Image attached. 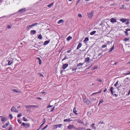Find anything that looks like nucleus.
<instances>
[{
	"label": "nucleus",
	"instance_id": "14",
	"mask_svg": "<svg viewBox=\"0 0 130 130\" xmlns=\"http://www.w3.org/2000/svg\"><path fill=\"white\" fill-rule=\"evenodd\" d=\"M73 121V120L71 119V118H69L68 119H64L63 121L64 122H69Z\"/></svg>",
	"mask_w": 130,
	"mask_h": 130
},
{
	"label": "nucleus",
	"instance_id": "47",
	"mask_svg": "<svg viewBox=\"0 0 130 130\" xmlns=\"http://www.w3.org/2000/svg\"><path fill=\"white\" fill-rule=\"evenodd\" d=\"M9 117H10V119H12V118H13V117H12V115L10 114L9 115Z\"/></svg>",
	"mask_w": 130,
	"mask_h": 130
},
{
	"label": "nucleus",
	"instance_id": "35",
	"mask_svg": "<svg viewBox=\"0 0 130 130\" xmlns=\"http://www.w3.org/2000/svg\"><path fill=\"white\" fill-rule=\"evenodd\" d=\"M6 119V118L5 117H3L1 119V120L2 122H3Z\"/></svg>",
	"mask_w": 130,
	"mask_h": 130
},
{
	"label": "nucleus",
	"instance_id": "59",
	"mask_svg": "<svg viewBox=\"0 0 130 130\" xmlns=\"http://www.w3.org/2000/svg\"><path fill=\"white\" fill-rule=\"evenodd\" d=\"M125 30H126L128 32V31H130V29H129V28L126 29H125Z\"/></svg>",
	"mask_w": 130,
	"mask_h": 130
},
{
	"label": "nucleus",
	"instance_id": "27",
	"mask_svg": "<svg viewBox=\"0 0 130 130\" xmlns=\"http://www.w3.org/2000/svg\"><path fill=\"white\" fill-rule=\"evenodd\" d=\"M70 69L72 70V71L73 72H74L76 70L77 68H74L72 69L71 68H70Z\"/></svg>",
	"mask_w": 130,
	"mask_h": 130
},
{
	"label": "nucleus",
	"instance_id": "32",
	"mask_svg": "<svg viewBox=\"0 0 130 130\" xmlns=\"http://www.w3.org/2000/svg\"><path fill=\"white\" fill-rule=\"evenodd\" d=\"M72 39V37L71 36H69L67 38V39L68 41H69Z\"/></svg>",
	"mask_w": 130,
	"mask_h": 130
},
{
	"label": "nucleus",
	"instance_id": "61",
	"mask_svg": "<svg viewBox=\"0 0 130 130\" xmlns=\"http://www.w3.org/2000/svg\"><path fill=\"white\" fill-rule=\"evenodd\" d=\"M7 27L8 28H11V27L10 25H8L7 26Z\"/></svg>",
	"mask_w": 130,
	"mask_h": 130
},
{
	"label": "nucleus",
	"instance_id": "26",
	"mask_svg": "<svg viewBox=\"0 0 130 130\" xmlns=\"http://www.w3.org/2000/svg\"><path fill=\"white\" fill-rule=\"evenodd\" d=\"M64 22V20L63 19L60 20L57 22L58 24H60L61 23H63Z\"/></svg>",
	"mask_w": 130,
	"mask_h": 130
},
{
	"label": "nucleus",
	"instance_id": "43",
	"mask_svg": "<svg viewBox=\"0 0 130 130\" xmlns=\"http://www.w3.org/2000/svg\"><path fill=\"white\" fill-rule=\"evenodd\" d=\"M46 122V120L45 119V118H44L43 119V120L42 121V122H43V124H44V123H45Z\"/></svg>",
	"mask_w": 130,
	"mask_h": 130
},
{
	"label": "nucleus",
	"instance_id": "13",
	"mask_svg": "<svg viewBox=\"0 0 130 130\" xmlns=\"http://www.w3.org/2000/svg\"><path fill=\"white\" fill-rule=\"evenodd\" d=\"M127 20L126 19L122 18L120 19V20L121 21L122 23H124L127 21Z\"/></svg>",
	"mask_w": 130,
	"mask_h": 130
},
{
	"label": "nucleus",
	"instance_id": "30",
	"mask_svg": "<svg viewBox=\"0 0 130 130\" xmlns=\"http://www.w3.org/2000/svg\"><path fill=\"white\" fill-rule=\"evenodd\" d=\"M95 124L94 123H92L91 125V126L94 129H95Z\"/></svg>",
	"mask_w": 130,
	"mask_h": 130
},
{
	"label": "nucleus",
	"instance_id": "20",
	"mask_svg": "<svg viewBox=\"0 0 130 130\" xmlns=\"http://www.w3.org/2000/svg\"><path fill=\"white\" fill-rule=\"evenodd\" d=\"M113 88L112 87H111L110 89V91L111 92V94L113 95V93L114 92L113 91Z\"/></svg>",
	"mask_w": 130,
	"mask_h": 130
},
{
	"label": "nucleus",
	"instance_id": "18",
	"mask_svg": "<svg viewBox=\"0 0 130 130\" xmlns=\"http://www.w3.org/2000/svg\"><path fill=\"white\" fill-rule=\"evenodd\" d=\"M82 44L81 43H79V44L77 46V47L76 49H78L80 48L82 46Z\"/></svg>",
	"mask_w": 130,
	"mask_h": 130
},
{
	"label": "nucleus",
	"instance_id": "60",
	"mask_svg": "<svg viewBox=\"0 0 130 130\" xmlns=\"http://www.w3.org/2000/svg\"><path fill=\"white\" fill-rule=\"evenodd\" d=\"M18 123H21V121L19 119H18Z\"/></svg>",
	"mask_w": 130,
	"mask_h": 130
},
{
	"label": "nucleus",
	"instance_id": "56",
	"mask_svg": "<svg viewBox=\"0 0 130 130\" xmlns=\"http://www.w3.org/2000/svg\"><path fill=\"white\" fill-rule=\"evenodd\" d=\"M23 119L24 121H27V119H25V118L24 117H23Z\"/></svg>",
	"mask_w": 130,
	"mask_h": 130
},
{
	"label": "nucleus",
	"instance_id": "39",
	"mask_svg": "<svg viewBox=\"0 0 130 130\" xmlns=\"http://www.w3.org/2000/svg\"><path fill=\"white\" fill-rule=\"evenodd\" d=\"M84 63H79L77 64V66L78 67L84 64Z\"/></svg>",
	"mask_w": 130,
	"mask_h": 130
},
{
	"label": "nucleus",
	"instance_id": "49",
	"mask_svg": "<svg viewBox=\"0 0 130 130\" xmlns=\"http://www.w3.org/2000/svg\"><path fill=\"white\" fill-rule=\"evenodd\" d=\"M67 56H65L64 57V58H63V59H62V61H63L64 60H65V59H67Z\"/></svg>",
	"mask_w": 130,
	"mask_h": 130
},
{
	"label": "nucleus",
	"instance_id": "25",
	"mask_svg": "<svg viewBox=\"0 0 130 130\" xmlns=\"http://www.w3.org/2000/svg\"><path fill=\"white\" fill-rule=\"evenodd\" d=\"M73 111V112L76 115H78V113L76 112L77 111L76 110V109L75 107H74V108Z\"/></svg>",
	"mask_w": 130,
	"mask_h": 130
},
{
	"label": "nucleus",
	"instance_id": "15",
	"mask_svg": "<svg viewBox=\"0 0 130 130\" xmlns=\"http://www.w3.org/2000/svg\"><path fill=\"white\" fill-rule=\"evenodd\" d=\"M9 124V122H8L7 123H6L5 125H4L2 126V127L3 128H5L7 127Z\"/></svg>",
	"mask_w": 130,
	"mask_h": 130
},
{
	"label": "nucleus",
	"instance_id": "28",
	"mask_svg": "<svg viewBox=\"0 0 130 130\" xmlns=\"http://www.w3.org/2000/svg\"><path fill=\"white\" fill-rule=\"evenodd\" d=\"M89 40V39L88 37H86L84 40V42H86Z\"/></svg>",
	"mask_w": 130,
	"mask_h": 130
},
{
	"label": "nucleus",
	"instance_id": "22",
	"mask_svg": "<svg viewBox=\"0 0 130 130\" xmlns=\"http://www.w3.org/2000/svg\"><path fill=\"white\" fill-rule=\"evenodd\" d=\"M114 45L113 44V45L112 46V47L110 49V50H109V51H108V52H111L113 50H114Z\"/></svg>",
	"mask_w": 130,
	"mask_h": 130
},
{
	"label": "nucleus",
	"instance_id": "58",
	"mask_svg": "<svg viewBox=\"0 0 130 130\" xmlns=\"http://www.w3.org/2000/svg\"><path fill=\"white\" fill-rule=\"evenodd\" d=\"M65 71L64 70H61V71H60V73L61 74H62L63 72H64V71Z\"/></svg>",
	"mask_w": 130,
	"mask_h": 130
},
{
	"label": "nucleus",
	"instance_id": "36",
	"mask_svg": "<svg viewBox=\"0 0 130 130\" xmlns=\"http://www.w3.org/2000/svg\"><path fill=\"white\" fill-rule=\"evenodd\" d=\"M97 81L101 83L102 81V80L99 78H98L97 79Z\"/></svg>",
	"mask_w": 130,
	"mask_h": 130
},
{
	"label": "nucleus",
	"instance_id": "42",
	"mask_svg": "<svg viewBox=\"0 0 130 130\" xmlns=\"http://www.w3.org/2000/svg\"><path fill=\"white\" fill-rule=\"evenodd\" d=\"M38 24V23H35L34 24H32V26H33H33H37Z\"/></svg>",
	"mask_w": 130,
	"mask_h": 130
},
{
	"label": "nucleus",
	"instance_id": "40",
	"mask_svg": "<svg viewBox=\"0 0 130 130\" xmlns=\"http://www.w3.org/2000/svg\"><path fill=\"white\" fill-rule=\"evenodd\" d=\"M12 128L11 125H10L9 127L8 130H12Z\"/></svg>",
	"mask_w": 130,
	"mask_h": 130
},
{
	"label": "nucleus",
	"instance_id": "48",
	"mask_svg": "<svg viewBox=\"0 0 130 130\" xmlns=\"http://www.w3.org/2000/svg\"><path fill=\"white\" fill-rule=\"evenodd\" d=\"M55 108V106H54L53 108H52L51 109V110L50 111V112H52L53 111L54 109V108Z\"/></svg>",
	"mask_w": 130,
	"mask_h": 130
},
{
	"label": "nucleus",
	"instance_id": "51",
	"mask_svg": "<svg viewBox=\"0 0 130 130\" xmlns=\"http://www.w3.org/2000/svg\"><path fill=\"white\" fill-rule=\"evenodd\" d=\"M78 16L79 17H82V16L81 13H80L78 14Z\"/></svg>",
	"mask_w": 130,
	"mask_h": 130
},
{
	"label": "nucleus",
	"instance_id": "12",
	"mask_svg": "<svg viewBox=\"0 0 130 130\" xmlns=\"http://www.w3.org/2000/svg\"><path fill=\"white\" fill-rule=\"evenodd\" d=\"M90 58L89 57H87L85 59L84 62H89Z\"/></svg>",
	"mask_w": 130,
	"mask_h": 130
},
{
	"label": "nucleus",
	"instance_id": "50",
	"mask_svg": "<svg viewBox=\"0 0 130 130\" xmlns=\"http://www.w3.org/2000/svg\"><path fill=\"white\" fill-rule=\"evenodd\" d=\"M22 116V114L21 113H20V114H18L17 116V117L19 118V117H21Z\"/></svg>",
	"mask_w": 130,
	"mask_h": 130
},
{
	"label": "nucleus",
	"instance_id": "8",
	"mask_svg": "<svg viewBox=\"0 0 130 130\" xmlns=\"http://www.w3.org/2000/svg\"><path fill=\"white\" fill-rule=\"evenodd\" d=\"M110 22L112 23L116 22H117L116 19L115 18H112L110 19Z\"/></svg>",
	"mask_w": 130,
	"mask_h": 130
},
{
	"label": "nucleus",
	"instance_id": "41",
	"mask_svg": "<svg viewBox=\"0 0 130 130\" xmlns=\"http://www.w3.org/2000/svg\"><path fill=\"white\" fill-rule=\"evenodd\" d=\"M38 107V106L36 105H31V107L35 108V107Z\"/></svg>",
	"mask_w": 130,
	"mask_h": 130
},
{
	"label": "nucleus",
	"instance_id": "5",
	"mask_svg": "<svg viewBox=\"0 0 130 130\" xmlns=\"http://www.w3.org/2000/svg\"><path fill=\"white\" fill-rule=\"evenodd\" d=\"M11 110L12 112H18V111L16 109V108L14 106L12 107L11 109Z\"/></svg>",
	"mask_w": 130,
	"mask_h": 130
},
{
	"label": "nucleus",
	"instance_id": "64",
	"mask_svg": "<svg viewBox=\"0 0 130 130\" xmlns=\"http://www.w3.org/2000/svg\"><path fill=\"white\" fill-rule=\"evenodd\" d=\"M129 22L128 21L126 22V23H125V24L126 25H127V24H129Z\"/></svg>",
	"mask_w": 130,
	"mask_h": 130
},
{
	"label": "nucleus",
	"instance_id": "46",
	"mask_svg": "<svg viewBox=\"0 0 130 130\" xmlns=\"http://www.w3.org/2000/svg\"><path fill=\"white\" fill-rule=\"evenodd\" d=\"M107 45H103L102 46V48H104L106 47H107Z\"/></svg>",
	"mask_w": 130,
	"mask_h": 130
},
{
	"label": "nucleus",
	"instance_id": "7",
	"mask_svg": "<svg viewBox=\"0 0 130 130\" xmlns=\"http://www.w3.org/2000/svg\"><path fill=\"white\" fill-rule=\"evenodd\" d=\"M62 125V124L55 125H54V127H55L54 129H56L58 127L60 128L61 127Z\"/></svg>",
	"mask_w": 130,
	"mask_h": 130
},
{
	"label": "nucleus",
	"instance_id": "62",
	"mask_svg": "<svg viewBox=\"0 0 130 130\" xmlns=\"http://www.w3.org/2000/svg\"><path fill=\"white\" fill-rule=\"evenodd\" d=\"M53 106L52 105V106H51L50 105H48L47 107V108H49V107H52V106Z\"/></svg>",
	"mask_w": 130,
	"mask_h": 130
},
{
	"label": "nucleus",
	"instance_id": "10",
	"mask_svg": "<svg viewBox=\"0 0 130 130\" xmlns=\"http://www.w3.org/2000/svg\"><path fill=\"white\" fill-rule=\"evenodd\" d=\"M26 11V9L25 8L22 9L18 11L19 12H20L21 13H23L24 12Z\"/></svg>",
	"mask_w": 130,
	"mask_h": 130
},
{
	"label": "nucleus",
	"instance_id": "54",
	"mask_svg": "<svg viewBox=\"0 0 130 130\" xmlns=\"http://www.w3.org/2000/svg\"><path fill=\"white\" fill-rule=\"evenodd\" d=\"M48 126V125H47L46 126H45V127H43V128H42V130H43L44 129H45Z\"/></svg>",
	"mask_w": 130,
	"mask_h": 130
},
{
	"label": "nucleus",
	"instance_id": "24",
	"mask_svg": "<svg viewBox=\"0 0 130 130\" xmlns=\"http://www.w3.org/2000/svg\"><path fill=\"white\" fill-rule=\"evenodd\" d=\"M12 90L13 91L15 92H16V93H20V92H21L20 91H18L17 89H12Z\"/></svg>",
	"mask_w": 130,
	"mask_h": 130
},
{
	"label": "nucleus",
	"instance_id": "44",
	"mask_svg": "<svg viewBox=\"0 0 130 130\" xmlns=\"http://www.w3.org/2000/svg\"><path fill=\"white\" fill-rule=\"evenodd\" d=\"M124 32L126 35L128 36V33L127 31L126 30H125V31H124Z\"/></svg>",
	"mask_w": 130,
	"mask_h": 130
},
{
	"label": "nucleus",
	"instance_id": "2",
	"mask_svg": "<svg viewBox=\"0 0 130 130\" xmlns=\"http://www.w3.org/2000/svg\"><path fill=\"white\" fill-rule=\"evenodd\" d=\"M83 100L84 103H86L88 105H90L91 103L90 101L87 99H84Z\"/></svg>",
	"mask_w": 130,
	"mask_h": 130
},
{
	"label": "nucleus",
	"instance_id": "52",
	"mask_svg": "<svg viewBox=\"0 0 130 130\" xmlns=\"http://www.w3.org/2000/svg\"><path fill=\"white\" fill-rule=\"evenodd\" d=\"M70 50L67 51L68 53H70L72 51V49L71 48H70Z\"/></svg>",
	"mask_w": 130,
	"mask_h": 130
},
{
	"label": "nucleus",
	"instance_id": "11",
	"mask_svg": "<svg viewBox=\"0 0 130 130\" xmlns=\"http://www.w3.org/2000/svg\"><path fill=\"white\" fill-rule=\"evenodd\" d=\"M76 120L77 121V122L79 123H81L82 124H84V122L79 119Z\"/></svg>",
	"mask_w": 130,
	"mask_h": 130
},
{
	"label": "nucleus",
	"instance_id": "38",
	"mask_svg": "<svg viewBox=\"0 0 130 130\" xmlns=\"http://www.w3.org/2000/svg\"><path fill=\"white\" fill-rule=\"evenodd\" d=\"M25 107L26 108H30L31 107V105H26L25 106Z\"/></svg>",
	"mask_w": 130,
	"mask_h": 130
},
{
	"label": "nucleus",
	"instance_id": "63",
	"mask_svg": "<svg viewBox=\"0 0 130 130\" xmlns=\"http://www.w3.org/2000/svg\"><path fill=\"white\" fill-rule=\"evenodd\" d=\"M98 94V92H95V93H94L92 94V95H93L94 94Z\"/></svg>",
	"mask_w": 130,
	"mask_h": 130
},
{
	"label": "nucleus",
	"instance_id": "4",
	"mask_svg": "<svg viewBox=\"0 0 130 130\" xmlns=\"http://www.w3.org/2000/svg\"><path fill=\"white\" fill-rule=\"evenodd\" d=\"M75 127L73 124H70L68 127V129H71L73 128L75 129Z\"/></svg>",
	"mask_w": 130,
	"mask_h": 130
},
{
	"label": "nucleus",
	"instance_id": "19",
	"mask_svg": "<svg viewBox=\"0 0 130 130\" xmlns=\"http://www.w3.org/2000/svg\"><path fill=\"white\" fill-rule=\"evenodd\" d=\"M50 42V40H47L45 41L44 43V45H47Z\"/></svg>",
	"mask_w": 130,
	"mask_h": 130
},
{
	"label": "nucleus",
	"instance_id": "16",
	"mask_svg": "<svg viewBox=\"0 0 130 130\" xmlns=\"http://www.w3.org/2000/svg\"><path fill=\"white\" fill-rule=\"evenodd\" d=\"M33 26L32 24L30 25H27V26L26 28L27 30H29V28H31Z\"/></svg>",
	"mask_w": 130,
	"mask_h": 130
},
{
	"label": "nucleus",
	"instance_id": "3",
	"mask_svg": "<svg viewBox=\"0 0 130 130\" xmlns=\"http://www.w3.org/2000/svg\"><path fill=\"white\" fill-rule=\"evenodd\" d=\"M22 125L26 128H28L29 127L30 124L29 123L26 124L24 123H23Z\"/></svg>",
	"mask_w": 130,
	"mask_h": 130
},
{
	"label": "nucleus",
	"instance_id": "17",
	"mask_svg": "<svg viewBox=\"0 0 130 130\" xmlns=\"http://www.w3.org/2000/svg\"><path fill=\"white\" fill-rule=\"evenodd\" d=\"M84 129V128L82 127H78L77 128L75 127V129L76 130H82Z\"/></svg>",
	"mask_w": 130,
	"mask_h": 130
},
{
	"label": "nucleus",
	"instance_id": "9",
	"mask_svg": "<svg viewBox=\"0 0 130 130\" xmlns=\"http://www.w3.org/2000/svg\"><path fill=\"white\" fill-rule=\"evenodd\" d=\"M8 65L9 66L11 65L13 62V61L12 60L11 58L9 60H8Z\"/></svg>",
	"mask_w": 130,
	"mask_h": 130
},
{
	"label": "nucleus",
	"instance_id": "45",
	"mask_svg": "<svg viewBox=\"0 0 130 130\" xmlns=\"http://www.w3.org/2000/svg\"><path fill=\"white\" fill-rule=\"evenodd\" d=\"M118 82H119V81H117V82L116 83L114 84V86L115 87H116V86H117V85L118 84Z\"/></svg>",
	"mask_w": 130,
	"mask_h": 130
},
{
	"label": "nucleus",
	"instance_id": "53",
	"mask_svg": "<svg viewBox=\"0 0 130 130\" xmlns=\"http://www.w3.org/2000/svg\"><path fill=\"white\" fill-rule=\"evenodd\" d=\"M44 124H41L39 126V129H40L43 126V125H44Z\"/></svg>",
	"mask_w": 130,
	"mask_h": 130
},
{
	"label": "nucleus",
	"instance_id": "23",
	"mask_svg": "<svg viewBox=\"0 0 130 130\" xmlns=\"http://www.w3.org/2000/svg\"><path fill=\"white\" fill-rule=\"evenodd\" d=\"M54 2H53L52 3L48 5H47V6L49 8H51L52 6L54 5Z\"/></svg>",
	"mask_w": 130,
	"mask_h": 130
},
{
	"label": "nucleus",
	"instance_id": "57",
	"mask_svg": "<svg viewBox=\"0 0 130 130\" xmlns=\"http://www.w3.org/2000/svg\"><path fill=\"white\" fill-rule=\"evenodd\" d=\"M42 61L41 59L39 60V64H41V63Z\"/></svg>",
	"mask_w": 130,
	"mask_h": 130
},
{
	"label": "nucleus",
	"instance_id": "21",
	"mask_svg": "<svg viewBox=\"0 0 130 130\" xmlns=\"http://www.w3.org/2000/svg\"><path fill=\"white\" fill-rule=\"evenodd\" d=\"M36 33V31L35 30H31L30 31V34L32 35H34Z\"/></svg>",
	"mask_w": 130,
	"mask_h": 130
},
{
	"label": "nucleus",
	"instance_id": "31",
	"mask_svg": "<svg viewBox=\"0 0 130 130\" xmlns=\"http://www.w3.org/2000/svg\"><path fill=\"white\" fill-rule=\"evenodd\" d=\"M124 74L125 75L130 74V71H128L127 73H124Z\"/></svg>",
	"mask_w": 130,
	"mask_h": 130
},
{
	"label": "nucleus",
	"instance_id": "6",
	"mask_svg": "<svg viewBox=\"0 0 130 130\" xmlns=\"http://www.w3.org/2000/svg\"><path fill=\"white\" fill-rule=\"evenodd\" d=\"M68 64L67 63L65 64H63L62 66V68L63 70H64L67 67H68Z\"/></svg>",
	"mask_w": 130,
	"mask_h": 130
},
{
	"label": "nucleus",
	"instance_id": "33",
	"mask_svg": "<svg viewBox=\"0 0 130 130\" xmlns=\"http://www.w3.org/2000/svg\"><path fill=\"white\" fill-rule=\"evenodd\" d=\"M104 101L103 100V99H102L101 100H100L99 103V104L98 105H99L101 103H102Z\"/></svg>",
	"mask_w": 130,
	"mask_h": 130
},
{
	"label": "nucleus",
	"instance_id": "1",
	"mask_svg": "<svg viewBox=\"0 0 130 130\" xmlns=\"http://www.w3.org/2000/svg\"><path fill=\"white\" fill-rule=\"evenodd\" d=\"M94 12L92 11L87 13V16L88 18L90 19L93 16Z\"/></svg>",
	"mask_w": 130,
	"mask_h": 130
},
{
	"label": "nucleus",
	"instance_id": "34",
	"mask_svg": "<svg viewBox=\"0 0 130 130\" xmlns=\"http://www.w3.org/2000/svg\"><path fill=\"white\" fill-rule=\"evenodd\" d=\"M38 38L40 39H41L42 38V37L41 35H39L38 36Z\"/></svg>",
	"mask_w": 130,
	"mask_h": 130
},
{
	"label": "nucleus",
	"instance_id": "55",
	"mask_svg": "<svg viewBox=\"0 0 130 130\" xmlns=\"http://www.w3.org/2000/svg\"><path fill=\"white\" fill-rule=\"evenodd\" d=\"M38 74H39L40 76L43 77V75L42 74L39 73H38Z\"/></svg>",
	"mask_w": 130,
	"mask_h": 130
},
{
	"label": "nucleus",
	"instance_id": "37",
	"mask_svg": "<svg viewBox=\"0 0 130 130\" xmlns=\"http://www.w3.org/2000/svg\"><path fill=\"white\" fill-rule=\"evenodd\" d=\"M129 38H125L124 39V40L125 41H126L129 40Z\"/></svg>",
	"mask_w": 130,
	"mask_h": 130
},
{
	"label": "nucleus",
	"instance_id": "29",
	"mask_svg": "<svg viewBox=\"0 0 130 130\" xmlns=\"http://www.w3.org/2000/svg\"><path fill=\"white\" fill-rule=\"evenodd\" d=\"M96 32V31H93L91 32L90 34L91 35H93Z\"/></svg>",
	"mask_w": 130,
	"mask_h": 130
}]
</instances>
